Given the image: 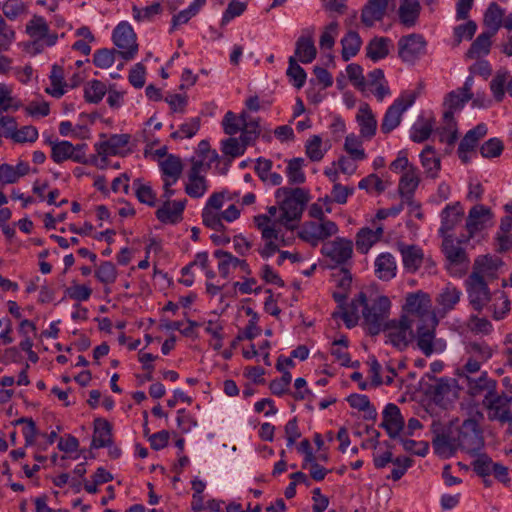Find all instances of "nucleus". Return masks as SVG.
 Returning <instances> with one entry per match:
<instances>
[{
	"mask_svg": "<svg viewBox=\"0 0 512 512\" xmlns=\"http://www.w3.org/2000/svg\"><path fill=\"white\" fill-rule=\"evenodd\" d=\"M275 197L280 210L279 222L285 228L293 229L310 200L309 191L300 187H280L275 191Z\"/></svg>",
	"mask_w": 512,
	"mask_h": 512,
	"instance_id": "f257e3e1",
	"label": "nucleus"
},
{
	"mask_svg": "<svg viewBox=\"0 0 512 512\" xmlns=\"http://www.w3.org/2000/svg\"><path fill=\"white\" fill-rule=\"evenodd\" d=\"M492 269L491 258L484 256L475 261L473 272L466 280V291L473 309L480 312L491 299L484 276Z\"/></svg>",
	"mask_w": 512,
	"mask_h": 512,
	"instance_id": "f03ea898",
	"label": "nucleus"
},
{
	"mask_svg": "<svg viewBox=\"0 0 512 512\" xmlns=\"http://www.w3.org/2000/svg\"><path fill=\"white\" fill-rule=\"evenodd\" d=\"M484 419L483 413L476 405L469 407L468 418L460 427L458 441L462 450L473 454L481 450L484 445L480 423Z\"/></svg>",
	"mask_w": 512,
	"mask_h": 512,
	"instance_id": "7ed1b4c3",
	"label": "nucleus"
},
{
	"mask_svg": "<svg viewBox=\"0 0 512 512\" xmlns=\"http://www.w3.org/2000/svg\"><path fill=\"white\" fill-rule=\"evenodd\" d=\"M254 223L265 240V245L259 250L264 259L270 258L276 252H279L281 246L287 245L282 229L278 228L277 221H272L266 214H261L254 217Z\"/></svg>",
	"mask_w": 512,
	"mask_h": 512,
	"instance_id": "20e7f679",
	"label": "nucleus"
},
{
	"mask_svg": "<svg viewBox=\"0 0 512 512\" xmlns=\"http://www.w3.org/2000/svg\"><path fill=\"white\" fill-rule=\"evenodd\" d=\"M391 302L386 296H377L371 303L363 306L362 314L364 323L371 335L379 334L387 321L390 312Z\"/></svg>",
	"mask_w": 512,
	"mask_h": 512,
	"instance_id": "39448f33",
	"label": "nucleus"
},
{
	"mask_svg": "<svg viewBox=\"0 0 512 512\" xmlns=\"http://www.w3.org/2000/svg\"><path fill=\"white\" fill-rule=\"evenodd\" d=\"M442 238V251L448 261L447 270L453 276H461L469 265L465 250L460 242V236L455 239L453 236H445Z\"/></svg>",
	"mask_w": 512,
	"mask_h": 512,
	"instance_id": "423d86ee",
	"label": "nucleus"
},
{
	"mask_svg": "<svg viewBox=\"0 0 512 512\" xmlns=\"http://www.w3.org/2000/svg\"><path fill=\"white\" fill-rule=\"evenodd\" d=\"M416 95L413 92L402 93L394 102L387 108L380 129L382 133L389 134L396 129L401 121L403 114L414 104Z\"/></svg>",
	"mask_w": 512,
	"mask_h": 512,
	"instance_id": "0eeeda50",
	"label": "nucleus"
},
{
	"mask_svg": "<svg viewBox=\"0 0 512 512\" xmlns=\"http://www.w3.org/2000/svg\"><path fill=\"white\" fill-rule=\"evenodd\" d=\"M438 325L436 317H432L429 324H421L417 327L416 341L420 351L427 357L432 354H440L445 351L447 344L442 338H436L435 330Z\"/></svg>",
	"mask_w": 512,
	"mask_h": 512,
	"instance_id": "6e6552de",
	"label": "nucleus"
},
{
	"mask_svg": "<svg viewBox=\"0 0 512 512\" xmlns=\"http://www.w3.org/2000/svg\"><path fill=\"white\" fill-rule=\"evenodd\" d=\"M493 225V213L491 209L485 205L478 204L473 206L466 218L465 229L466 234L460 235V242H469L479 232Z\"/></svg>",
	"mask_w": 512,
	"mask_h": 512,
	"instance_id": "1a4fd4ad",
	"label": "nucleus"
},
{
	"mask_svg": "<svg viewBox=\"0 0 512 512\" xmlns=\"http://www.w3.org/2000/svg\"><path fill=\"white\" fill-rule=\"evenodd\" d=\"M337 224L330 219L307 221L303 224L299 237L312 246H317L338 233Z\"/></svg>",
	"mask_w": 512,
	"mask_h": 512,
	"instance_id": "9d476101",
	"label": "nucleus"
},
{
	"mask_svg": "<svg viewBox=\"0 0 512 512\" xmlns=\"http://www.w3.org/2000/svg\"><path fill=\"white\" fill-rule=\"evenodd\" d=\"M382 331L386 333V342L399 350L405 349L413 338L412 320L402 315L398 320L389 321Z\"/></svg>",
	"mask_w": 512,
	"mask_h": 512,
	"instance_id": "9b49d317",
	"label": "nucleus"
},
{
	"mask_svg": "<svg viewBox=\"0 0 512 512\" xmlns=\"http://www.w3.org/2000/svg\"><path fill=\"white\" fill-rule=\"evenodd\" d=\"M112 40L118 48L117 53L125 60L133 59L138 52L136 34L127 22L119 23L113 30Z\"/></svg>",
	"mask_w": 512,
	"mask_h": 512,
	"instance_id": "f8f14e48",
	"label": "nucleus"
},
{
	"mask_svg": "<svg viewBox=\"0 0 512 512\" xmlns=\"http://www.w3.org/2000/svg\"><path fill=\"white\" fill-rule=\"evenodd\" d=\"M512 401V395L497 394L495 391L485 394L483 398V406L487 410L489 420H497L501 423L512 422V412L509 404Z\"/></svg>",
	"mask_w": 512,
	"mask_h": 512,
	"instance_id": "ddd939ff",
	"label": "nucleus"
},
{
	"mask_svg": "<svg viewBox=\"0 0 512 512\" xmlns=\"http://www.w3.org/2000/svg\"><path fill=\"white\" fill-rule=\"evenodd\" d=\"M321 253L335 266L345 265L353 255V242L344 237H336L322 245Z\"/></svg>",
	"mask_w": 512,
	"mask_h": 512,
	"instance_id": "4468645a",
	"label": "nucleus"
},
{
	"mask_svg": "<svg viewBox=\"0 0 512 512\" xmlns=\"http://www.w3.org/2000/svg\"><path fill=\"white\" fill-rule=\"evenodd\" d=\"M431 308V297L428 293L422 290L408 293L405 297V303L402 306L405 313L419 317L422 320H432V317H436L431 311Z\"/></svg>",
	"mask_w": 512,
	"mask_h": 512,
	"instance_id": "2eb2a0df",
	"label": "nucleus"
},
{
	"mask_svg": "<svg viewBox=\"0 0 512 512\" xmlns=\"http://www.w3.org/2000/svg\"><path fill=\"white\" fill-rule=\"evenodd\" d=\"M51 145V158L60 164L66 160H72L77 163H86L85 150L86 144L73 145L71 142L63 141H50Z\"/></svg>",
	"mask_w": 512,
	"mask_h": 512,
	"instance_id": "dca6fc26",
	"label": "nucleus"
},
{
	"mask_svg": "<svg viewBox=\"0 0 512 512\" xmlns=\"http://www.w3.org/2000/svg\"><path fill=\"white\" fill-rule=\"evenodd\" d=\"M426 52V41L420 34H409L398 41V54L404 62L413 63Z\"/></svg>",
	"mask_w": 512,
	"mask_h": 512,
	"instance_id": "f3484780",
	"label": "nucleus"
},
{
	"mask_svg": "<svg viewBox=\"0 0 512 512\" xmlns=\"http://www.w3.org/2000/svg\"><path fill=\"white\" fill-rule=\"evenodd\" d=\"M380 426L385 429L392 439L399 438L405 429V420L400 408L394 403H388L382 411V422Z\"/></svg>",
	"mask_w": 512,
	"mask_h": 512,
	"instance_id": "a211bd4d",
	"label": "nucleus"
},
{
	"mask_svg": "<svg viewBox=\"0 0 512 512\" xmlns=\"http://www.w3.org/2000/svg\"><path fill=\"white\" fill-rule=\"evenodd\" d=\"M464 209L460 202L447 204L440 213L441 225L438 229L440 237L453 236L452 232L462 222Z\"/></svg>",
	"mask_w": 512,
	"mask_h": 512,
	"instance_id": "6ab92c4d",
	"label": "nucleus"
},
{
	"mask_svg": "<svg viewBox=\"0 0 512 512\" xmlns=\"http://www.w3.org/2000/svg\"><path fill=\"white\" fill-rule=\"evenodd\" d=\"M486 134L487 126L483 123L478 124L465 134L458 147V156L464 164L470 162L472 155L475 154L478 141Z\"/></svg>",
	"mask_w": 512,
	"mask_h": 512,
	"instance_id": "aec40b11",
	"label": "nucleus"
},
{
	"mask_svg": "<svg viewBox=\"0 0 512 512\" xmlns=\"http://www.w3.org/2000/svg\"><path fill=\"white\" fill-rule=\"evenodd\" d=\"M356 122L359 126V136L364 140H371L375 136L378 122L369 104L361 103L359 105Z\"/></svg>",
	"mask_w": 512,
	"mask_h": 512,
	"instance_id": "412c9836",
	"label": "nucleus"
},
{
	"mask_svg": "<svg viewBox=\"0 0 512 512\" xmlns=\"http://www.w3.org/2000/svg\"><path fill=\"white\" fill-rule=\"evenodd\" d=\"M128 134H113L97 143L94 147L98 155L117 156L123 155L129 143Z\"/></svg>",
	"mask_w": 512,
	"mask_h": 512,
	"instance_id": "4be33fe9",
	"label": "nucleus"
},
{
	"mask_svg": "<svg viewBox=\"0 0 512 512\" xmlns=\"http://www.w3.org/2000/svg\"><path fill=\"white\" fill-rule=\"evenodd\" d=\"M187 201L173 200L164 201L157 209L156 217L164 224H175L181 221Z\"/></svg>",
	"mask_w": 512,
	"mask_h": 512,
	"instance_id": "5701e85b",
	"label": "nucleus"
},
{
	"mask_svg": "<svg viewBox=\"0 0 512 512\" xmlns=\"http://www.w3.org/2000/svg\"><path fill=\"white\" fill-rule=\"evenodd\" d=\"M366 301V295L359 293L356 299L347 306H341L339 312L333 313L334 317H340L347 328L351 329L355 327L359 321V312L363 310V306Z\"/></svg>",
	"mask_w": 512,
	"mask_h": 512,
	"instance_id": "b1692460",
	"label": "nucleus"
},
{
	"mask_svg": "<svg viewBox=\"0 0 512 512\" xmlns=\"http://www.w3.org/2000/svg\"><path fill=\"white\" fill-rule=\"evenodd\" d=\"M215 257L219 259L218 270L223 278H227L231 270L240 269L242 272L249 274V265L245 260L233 256L230 252L218 250Z\"/></svg>",
	"mask_w": 512,
	"mask_h": 512,
	"instance_id": "393cba45",
	"label": "nucleus"
},
{
	"mask_svg": "<svg viewBox=\"0 0 512 512\" xmlns=\"http://www.w3.org/2000/svg\"><path fill=\"white\" fill-rule=\"evenodd\" d=\"M388 3L389 0H367L361 13L362 23L371 27L375 22L382 20L386 13Z\"/></svg>",
	"mask_w": 512,
	"mask_h": 512,
	"instance_id": "a878e982",
	"label": "nucleus"
},
{
	"mask_svg": "<svg viewBox=\"0 0 512 512\" xmlns=\"http://www.w3.org/2000/svg\"><path fill=\"white\" fill-rule=\"evenodd\" d=\"M420 183L419 170L416 166H410L401 176L398 191L405 200H410Z\"/></svg>",
	"mask_w": 512,
	"mask_h": 512,
	"instance_id": "bb28decb",
	"label": "nucleus"
},
{
	"mask_svg": "<svg viewBox=\"0 0 512 512\" xmlns=\"http://www.w3.org/2000/svg\"><path fill=\"white\" fill-rule=\"evenodd\" d=\"M398 249L402 256L404 268L409 272H416L424 259L423 250L416 245L403 243L398 245Z\"/></svg>",
	"mask_w": 512,
	"mask_h": 512,
	"instance_id": "cd10ccee",
	"label": "nucleus"
},
{
	"mask_svg": "<svg viewBox=\"0 0 512 512\" xmlns=\"http://www.w3.org/2000/svg\"><path fill=\"white\" fill-rule=\"evenodd\" d=\"M376 276L383 281H389L396 276L397 264L390 253H381L374 263Z\"/></svg>",
	"mask_w": 512,
	"mask_h": 512,
	"instance_id": "c85d7f7f",
	"label": "nucleus"
},
{
	"mask_svg": "<svg viewBox=\"0 0 512 512\" xmlns=\"http://www.w3.org/2000/svg\"><path fill=\"white\" fill-rule=\"evenodd\" d=\"M162 180L178 181L182 175L183 163L180 157L169 154L159 161Z\"/></svg>",
	"mask_w": 512,
	"mask_h": 512,
	"instance_id": "c756f323",
	"label": "nucleus"
},
{
	"mask_svg": "<svg viewBox=\"0 0 512 512\" xmlns=\"http://www.w3.org/2000/svg\"><path fill=\"white\" fill-rule=\"evenodd\" d=\"M461 296V290L451 284H447L436 298V302L440 307L439 311L444 315L453 310L459 303Z\"/></svg>",
	"mask_w": 512,
	"mask_h": 512,
	"instance_id": "7c9ffc66",
	"label": "nucleus"
},
{
	"mask_svg": "<svg viewBox=\"0 0 512 512\" xmlns=\"http://www.w3.org/2000/svg\"><path fill=\"white\" fill-rule=\"evenodd\" d=\"M317 55V50L311 33L302 35L296 41L295 56L303 64L311 63Z\"/></svg>",
	"mask_w": 512,
	"mask_h": 512,
	"instance_id": "2f4dec72",
	"label": "nucleus"
},
{
	"mask_svg": "<svg viewBox=\"0 0 512 512\" xmlns=\"http://www.w3.org/2000/svg\"><path fill=\"white\" fill-rule=\"evenodd\" d=\"M273 163L269 159L258 158L255 165V172L263 183L270 186H278L282 183L281 174L272 171Z\"/></svg>",
	"mask_w": 512,
	"mask_h": 512,
	"instance_id": "473e14b6",
	"label": "nucleus"
},
{
	"mask_svg": "<svg viewBox=\"0 0 512 512\" xmlns=\"http://www.w3.org/2000/svg\"><path fill=\"white\" fill-rule=\"evenodd\" d=\"M441 142L453 145L458 139V129L455 117L449 113H443L440 126L436 129Z\"/></svg>",
	"mask_w": 512,
	"mask_h": 512,
	"instance_id": "72a5a7b5",
	"label": "nucleus"
},
{
	"mask_svg": "<svg viewBox=\"0 0 512 512\" xmlns=\"http://www.w3.org/2000/svg\"><path fill=\"white\" fill-rule=\"evenodd\" d=\"M383 235V227L378 226L375 229L362 228L356 235V247L361 253H367L370 248L377 243Z\"/></svg>",
	"mask_w": 512,
	"mask_h": 512,
	"instance_id": "f704fd0d",
	"label": "nucleus"
},
{
	"mask_svg": "<svg viewBox=\"0 0 512 512\" xmlns=\"http://www.w3.org/2000/svg\"><path fill=\"white\" fill-rule=\"evenodd\" d=\"M466 379L469 394L472 396H478L482 393H484V395L490 394L495 391L496 382L490 379L486 373H483L478 377L467 375Z\"/></svg>",
	"mask_w": 512,
	"mask_h": 512,
	"instance_id": "c9c22d12",
	"label": "nucleus"
},
{
	"mask_svg": "<svg viewBox=\"0 0 512 512\" xmlns=\"http://www.w3.org/2000/svg\"><path fill=\"white\" fill-rule=\"evenodd\" d=\"M420 161L428 177L436 178L441 169V160L433 146L427 145L420 153Z\"/></svg>",
	"mask_w": 512,
	"mask_h": 512,
	"instance_id": "e433bc0d",
	"label": "nucleus"
},
{
	"mask_svg": "<svg viewBox=\"0 0 512 512\" xmlns=\"http://www.w3.org/2000/svg\"><path fill=\"white\" fill-rule=\"evenodd\" d=\"M420 10L419 0H402L398 10L400 22L407 27L414 26Z\"/></svg>",
	"mask_w": 512,
	"mask_h": 512,
	"instance_id": "4c0bfd02",
	"label": "nucleus"
},
{
	"mask_svg": "<svg viewBox=\"0 0 512 512\" xmlns=\"http://www.w3.org/2000/svg\"><path fill=\"white\" fill-rule=\"evenodd\" d=\"M49 79L50 86L46 88V92L55 98L62 97L66 93L68 87V84L65 82L63 68L53 65Z\"/></svg>",
	"mask_w": 512,
	"mask_h": 512,
	"instance_id": "58836bf2",
	"label": "nucleus"
},
{
	"mask_svg": "<svg viewBox=\"0 0 512 512\" xmlns=\"http://www.w3.org/2000/svg\"><path fill=\"white\" fill-rule=\"evenodd\" d=\"M112 428L108 421L96 419L94 423V434L92 447L102 448L110 446L112 443Z\"/></svg>",
	"mask_w": 512,
	"mask_h": 512,
	"instance_id": "ea45409f",
	"label": "nucleus"
},
{
	"mask_svg": "<svg viewBox=\"0 0 512 512\" xmlns=\"http://www.w3.org/2000/svg\"><path fill=\"white\" fill-rule=\"evenodd\" d=\"M505 10L502 9L497 3H491L484 14V25L487 27L488 32L496 34L502 27L503 17Z\"/></svg>",
	"mask_w": 512,
	"mask_h": 512,
	"instance_id": "a19ab883",
	"label": "nucleus"
},
{
	"mask_svg": "<svg viewBox=\"0 0 512 512\" xmlns=\"http://www.w3.org/2000/svg\"><path fill=\"white\" fill-rule=\"evenodd\" d=\"M349 405L364 413V419L375 420L377 418V410L370 402L367 395L364 394H351L347 398Z\"/></svg>",
	"mask_w": 512,
	"mask_h": 512,
	"instance_id": "79ce46f5",
	"label": "nucleus"
},
{
	"mask_svg": "<svg viewBox=\"0 0 512 512\" xmlns=\"http://www.w3.org/2000/svg\"><path fill=\"white\" fill-rule=\"evenodd\" d=\"M209 189V184L205 176H187L184 185L185 193L194 199L202 198Z\"/></svg>",
	"mask_w": 512,
	"mask_h": 512,
	"instance_id": "37998d69",
	"label": "nucleus"
},
{
	"mask_svg": "<svg viewBox=\"0 0 512 512\" xmlns=\"http://www.w3.org/2000/svg\"><path fill=\"white\" fill-rule=\"evenodd\" d=\"M494 35L495 34L488 31L482 32L480 35H478V37L473 41L469 50L467 51V57L476 59L487 55L491 47V38Z\"/></svg>",
	"mask_w": 512,
	"mask_h": 512,
	"instance_id": "c03bdc74",
	"label": "nucleus"
},
{
	"mask_svg": "<svg viewBox=\"0 0 512 512\" xmlns=\"http://www.w3.org/2000/svg\"><path fill=\"white\" fill-rule=\"evenodd\" d=\"M391 41L385 37L373 38L366 47V55L374 62L385 58L389 54Z\"/></svg>",
	"mask_w": 512,
	"mask_h": 512,
	"instance_id": "a18cd8bd",
	"label": "nucleus"
},
{
	"mask_svg": "<svg viewBox=\"0 0 512 512\" xmlns=\"http://www.w3.org/2000/svg\"><path fill=\"white\" fill-rule=\"evenodd\" d=\"M362 137L353 133L348 134L344 141V150L353 161H363L367 155L363 148Z\"/></svg>",
	"mask_w": 512,
	"mask_h": 512,
	"instance_id": "49530a36",
	"label": "nucleus"
},
{
	"mask_svg": "<svg viewBox=\"0 0 512 512\" xmlns=\"http://www.w3.org/2000/svg\"><path fill=\"white\" fill-rule=\"evenodd\" d=\"M342 45V58L348 61L354 57L360 50L362 40L359 34L355 31H349L341 40Z\"/></svg>",
	"mask_w": 512,
	"mask_h": 512,
	"instance_id": "de8ad7c7",
	"label": "nucleus"
},
{
	"mask_svg": "<svg viewBox=\"0 0 512 512\" xmlns=\"http://www.w3.org/2000/svg\"><path fill=\"white\" fill-rule=\"evenodd\" d=\"M246 111H242L239 115L232 111L225 113L222 119V127L227 135L233 136L239 133L245 124Z\"/></svg>",
	"mask_w": 512,
	"mask_h": 512,
	"instance_id": "09e8293b",
	"label": "nucleus"
},
{
	"mask_svg": "<svg viewBox=\"0 0 512 512\" xmlns=\"http://www.w3.org/2000/svg\"><path fill=\"white\" fill-rule=\"evenodd\" d=\"M205 3L206 0H194L186 9L175 14L172 18L171 31L180 25L186 24L192 17L196 16Z\"/></svg>",
	"mask_w": 512,
	"mask_h": 512,
	"instance_id": "8fccbe9b",
	"label": "nucleus"
},
{
	"mask_svg": "<svg viewBox=\"0 0 512 512\" xmlns=\"http://www.w3.org/2000/svg\"><path fill=\"white\" fill-rule=\"evenodd\" d=\"M469 96L463 95L458 90L451 91L444 99V112L450 115L460 112L469 101Z\"/></svg>",
	"mask_w": 512,
	"mask_h": 512,
	"instance_id": "3c124183",
	"label": "nucleus"
},
{
	"mask_svg": "<svg viewBox=\"0 0 512 512\" xmlns=\"http://www.w3.org/2000/svg\"><path fill=\"white\" fill-rule=\"evenodd\" d=\"M465 354L467 357L485 362L492 357V349L485 342H468L465 344Z\"/></svg>",
	"mask_w": 512,
	"mask_h": 512,
	"instance_id": "603ef678",
	"label": "nucleus"
},
{
	"mask_svg": "<svg viewBox=\"0 0 512 512\" xmlns=\"http://www.w3.org/2000/svg\"><path fill=\"white\" fill-rule=\"evenodd\" d=\"M434 127V122L430 119H419L411 129L410 138L413 142L421 143L426 141Z\"/></svg>",
	"mask_w": 512,
	"mask_h": 512,
	"instance_id": "864d4df0",
	"label": "nucleus"
},
{
	"mask_svg": "<svg viewBox=\"0 0 512 512\" xmlns=\"http://www.w3.org/2000/svg\"><path fill=\"white\" fill-rule=\"evenodd\" d=\"M305 150L311 161L318 162L322 160L328 148L323 145L322 138L319 135H313L307 140Z\"/></svg>",
	"mask_w": 512,
	"mask_h": 512,
	"instance_id": "5fc2aeb1",
	"label": "nucleus"
},
{
	"mask_svg": "<svg viewBox=\"0 0 512 512\" xmlns=\"http://www.w3.org/2000/svg\"><path fill=\"white\" fill-rule=\"evenodd\" d=\"M106 93L107 87L105 83L99 80L89 81L84 89L85 100L89 103H99Z\"/></svg>",
	"mask_w": 512,
	"mask_h": 512,
	"instance_id": "6e6d98bb",
	"label": "nucleus"
},
{
	"mask_svg": "<svg viewBox=\"0 0 512 512\" xmlns=\"http://www.w3.org/2000/svg\"><path fill=\"white\" fill-rule=\"evenodd\" d=\"M135 194L137 199L150 207L156 204V193L149 184L142 183L140 179H135L133 182Z\"/></svg>",
	"mask_w": 512,
	"mask_h": 512,
	"instance_id": "4d7b16f0",
	"label": "nucleus"
},
{
	"mask_svg": "<svg viewBox=\"0 0 512 512\" xmlns=\"http://www.w3.org/2000/svg\"><path fill=\"white\" fill-rule=\"evenodd\" d=\"M245 151L244 144L235 137H229L221 141V152L229 158V161L242 156Z\"/></svg>",
	"mask_w": 512,
	"mask_h": 512,
	"instance_id": "13d9d810",
	"label": "nucleus"
},
{
	"mask_svg": "<svg viewBox=\"0 0 512 512\" xmlns=\"http://www.w3.org/2000/svg\"><path fill=\"white\" fill-rule=\"evenodd\" d=\"M303 165V158H293L288 161L286 175L291 184H302L305 182L306 177L303 172Z\"/></svg>",
	"mask_w": 512,
	"mask_h": 512,
	"instance_id": "bf43d9fd",
	"label": "nucleus"
},
{
	"mask_svg": "<svg viewBox=\"0 0 512 512\" xmlns=\"http://www.w3.org/2000/svg\"><path fill=\"white\" fill-rule=\"evenodd\" d=\"M26 32L30 37L41 40L49 32V26L42 16L35 15L26 24Z\"/></svg>",
	"mask_w": 512,
	"mask_h": 512,
	"instance_id": "052dcab7",
	"label": "nucleus"
},
{
	"mask_svg": "<svg viewBox=\"0 0 512 512\" xmlns=\"http://www.w3.org/2000/svg\"><path fill=\"white\" fill-rule=\"evenodd\" d=\"M2 11L7 19L14 21L26 15L28 7L22 0H5L2 4Z\"/></svg>",
	"mask_w": 512,
	"mask_h": 512,
	"instance_id": "680f3d73",
	"label": "nucleus"
},
{
	"mask_svg": "<svg viewBox=\"0 0 512 512\" xmlns=\"http://www.w3.org/2000/svg\"><path fill=\"white\" fill-rule=\"evenodd\" d=\"M390 185L388 181L382 180L377 174H370L361 179L358 183V188L366 190L367 192L376 191L378 194L384 192Z\"/></svg>",
	"mask_w": 512,
	"mask_h": 512,
	"instance_id": "e2e57ef3",
	"label": "nucleus"
},
{
	"mask_svg": "<svg viewBox=\"0 0 512 512\" xmlns=\"http://www.w3.org/2000/svg\"><path fill=\"white\" fill-rule=\"evenodd\" d=\"M509 77L507 70H500L490 82V90L497 102H501L505 96V85Z\"/></svg>",
	"mask_w": 512,
	"mask_h": 512,
	"instance_id": "0e129e2a",
	"label": "nucleus"
},
{
	"mask_svg": "<svg viewBox=\"0 0 512 512\" xmlns=\"http://www.w3.org/2000/svg\"><path fill=\"white\" fill-rule=\"evenodd\" d=\"M467 327L476 335H489L494 330L492 323L487 318L478 317L477 315L469 317Z\"/></svg>",
	"mask_w": 512,
	"mask_h": 512,
	"instance_id": "69168bd1",
	"label": "nucleus"
},
{
	"mask_svg": "<svg viewBox=\"0 0 512 512\" xmlns=\"http://www.w3.org/2000/svg\"><path fill=\"white\" fill-rule=\"evenodd\" d=\"M95 277L103 284H113L117 279V269L110 261L102 262L95 271Z\"/></svg>",
	"mask_w": 512,
	"mask_h": 512,
	"instance_id": "338daca9",
	"label": "nucleus"
},
{
	"mask_svg": "<svg viewBox=\"0 0 512 512\" xmlns=\"http://www.w3.org/2000/svg\"><path fill=\"white\" fill-rule=\"evenodd\" d=\"M200 129V118H190L180 125L179 129L171 134L173 139L192 138Z\"/></svg>",
	"mask_w": 512,
	"mask_h": 512,
	"instance_id": "774afa93",
	"label": "nucleus"
}]
</instances>
